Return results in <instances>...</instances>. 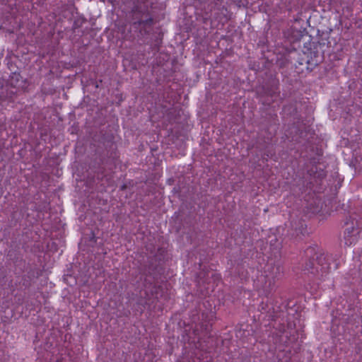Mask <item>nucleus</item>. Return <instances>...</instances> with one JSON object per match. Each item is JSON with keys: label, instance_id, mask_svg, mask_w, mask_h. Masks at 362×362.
<instances>
[{"label": "nucleus", "instance_id": "f257e3e1", "mask_svg": "<svg viewBox=\"0 0 362 362\" xmlns=\"http://www.w3.org/2000/svg\"><path fill=\"white\" fill-rule=\"evenodd\" d=\"M306 260L303 265V271L314 276L318 275L320 272L327 268L326 257L324 253L320 250H316L315 247H310L305 250Z\"/></svg>", "mask_w": 362, "mask_h": 362}, {"label": "nucleus", "instance_id": "f03ea898", "mask_svg": "<svg viewBox=\"0 0 362 362\" xmlns=\"http://www.w3.org/2000/svg\"><path fill=\"white\" fill-rule=\"evenodd\" d=\"M148 11V6L139 2L134 4L131 13L132 20L134 25H138L140 20L144 16L145 13Z\"/></svg>", "mask_w": 362, "mask_h": 362}, {"label": "nucleus", "instance_id": "7ed1b4c3", "mask_svg": "<svg viewBox=\"0 0 362 362\" xmlns=\"http://www.w3.org/2000/svg\"><path fill=\"white\" fill-rule=\"evenodd\" d=\"M346 226L344 243L346 245L349 246L356 241L357 235L359 233V228L354 226L353 221H351V224L346 222Z\"/></svg>", "mask_w": 362, "mask_h": 362}, {"label": "nucleus", "instance_id": "20e7f679", "mask_svg": "<svg viewBox=\"0 0 362 362\" xmlns=\"http://www.w3.org/2000/svg\"><path fill=\"white\" fill-rule=\"evenodd\" d=\"M153 23V20L148 11L145 13L144 16L140 20L138 25L139 27L142 28H150Z\"/></svg>", "mask_w": 362, "mask_h": 362}, {"label": "nucleus", "instance_id": "39448f33", "mask_svg": "<svg viewBox=\"0 0 362 362\" xmlns=\"http://www.w3.org/2000/svg\"><path fill=\"white\" fill-rule=\"evenodd\" d=\"M269 274L273 279H279L284 274V268L280 264L271 267Z\"/></svg>", "mask_w": 362, "mask_h": 362}]
</instances>
